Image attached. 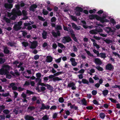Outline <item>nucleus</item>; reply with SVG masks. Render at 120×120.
Segmentation results:
<instances>
[{
  "label": "nucleus",
  "instance_id": "31",
  "mask_svg": "<svg viewBox=\"0 0 120 120\" xmlns=\"http://www.w3.org/2000/svg\"><path fill=\"white\" fill-rule=\"evenodd\" d=\"M4 19L5 21L7 23H9L11 22V21L10 20L7 18L6 17H4Z\"/></svg>",
  "mask_w": 120,
  "mask_h": 120
},
{
  "label": "nucleus",
  "instance_id": "2",
  "mask_svg": "<svg viewBox=\"0 0 120 120\" xmlns=\"http://www.w3.org/2000/svg\"><path fill=\"white\" fill-rule=\"evenodd\" d=\"M57 30L56 32H52V34L53 36L55 38H57L58 36H60V33L59 30H61L62 29V26L60 25H57L56 27L55 28Z\"/></svg>",
  "mask_w": 120,
  "mask_h": 120
},
{
  "label": "nucleus",
  "instance_id": "16",
  "mask_svg": "<svg viewBox=\"0 0 120 120\" xmlns=\"http://www.w3.org/2000/svg\"><path fill=\"white\" fill-rule=\"evenodd\" d=\"M75 10L77 12L79 11L82 12L83 11V9L81 7L77 6L75 8Z\"/></svg>",
  "mask_w": 120,
  "mask_h": 120
},
{
  "label": "nucleus",
  "instance_id": "6",
  "mask_svg": "<svg viewBox=\"0 0 120 120\" xmlns=\"http://www.w3.org/2000/svg\"><path fill=\"white\" fill-rule=\"evenodd\" d=\"M37 46V42L36 41H34L32 42L30 48L32 49H34Z\"/></svg>",
  "mask_w": 120,
  "mask_h": 120
},
{
  "label": "nucleus",
  "instance_id": "28",
  "mask_svg": "<svg viewBox=\"0 0 120 120\" xmlns=\"http://www.w3.org/2000/svg\"><path fill=\"white\" fill-rule=\"evenodd\" d=\"M26 94L29 95H30L31 94H34V92L32 91L28 90H26Z\"/></svg>",
  "mask_w": 120,
  "mask_h": 120
},
{
  "label": "nucleus",
  "instance_id": "48",
  "mask_svg": "<svg viewBox=\"0 0 120 120\" xmlns=\"http://www.w3.org/2000/svg\"><path fill=\"white\" fill-rule=\"evenodd\" d=\"M5 59H3L2 58H0V64H3L5 62Z\"/></svg>",
  "mask_w": 120,
  "mask_h": 120
},
{
  "label": "nucleus",
  "instance_id": "34",
  "mask_svg": "<svg viewBox=\"0 0 120 120\" xmlns=\"http://www.w3.org/2000/svg\"><path fill=\"white\" fill-rule=\"evenodd\" d=\"M58 45L59 47H60L61 49H63L64 48H65V46L61 43H58Z\"/></svg>",
  "mask_w": 120,
  "mask_h": 120
},
{
  "label": "nucleus",
  "instance_id": "15",
  "mask_svg": "<svg viewBox=\"0 0 120 120\" xmlns=\"http://www.w3.org/2000/svg\"><path fill=\"white\" fill-rule=\"evenodd\" d=\"M46 58L47 59L46 60V61L47 62L50 63L53 60V58L51 56H47Z\"/></svg>",
  "mask_w": 120,
  "mask_h": 120
},
{
  "label": "nucleus",
  "instance_id": "39",
  "mask_svg": "<svg viewBox=\"0 0 120 120\" xmlns=\"http://www.w3.org/2000/svg\"><path fill=\"white\" fill-rule=\"evenodd\" d=\"M63 73L62 71H59L54 74V75L55 76H57Z\"/></svg>",
  "mask_w": 120,
  "mask_h": 120
},
{
  "label": "nucleus",
  "instance_id": "51",
  "mask_svg": "<svg viewBox=\"0 0 120 120\" xmlns=\"http://www.w3.org/2000/svg\"><path fill=\"white\" fill-rule=\"evenodd\" d=\"M38 18L41 21H45V19L43 18L42 17L40 16H39V15L38 16Z\"/></svg>",
  "mask_w": 120,
  "mask_h": 120
},
{
  "label": "nucleus",
  "instance_id": "13",
  "mask_svg": "<svg viewBox=\"0 0 120 120\" xmlns=\"http://www.w3.org/2000/svg\"><path fill=\"white\" fill-rule=\"evenodd\" d=\"M13 28L14 30L16 31H18L21 29L22 28L21 27L19 26H18L17 24H15Z\"/></svg>",
  "mask_w": 120,
  "mask_h": 120
},
{
  "label": "nucleus",
  "instance_id": "29",
  "mask_svg": "<svg viewBox=\"0 0 120 120\" xmlns=\"http://www.w3.org/2000/svg\"><path fill=\"white\" fill-rule=\"evenodd\" d=\"M70 108L71 109H74L75 110H78V107L77 106H75V104H74L73 105H71Z\"/></svg>",
  "mask_w": 120,
  "mask_h": 120
},
{
  "label": "nucleus",
  "instance_id": "25",
  "mask_svg": "<svg viewBox=\"0 0 120 120\" xmlns=\"http://www.w3.org/2000/svg\"><path fill=\"white\" fill-rule=\"evenodd\" d=\"M68 28L69 30V32L71 35V37L75 35L74 34V31L71 28L68 27Z\"/></svg>",
  "mask_w": 120,
  "mask_h": 120
},
{
  "label": "nucleus",
  "instance_id": "12",
  "mask_svg": "<svg viewBox=\"0 0 120 120\" xmlns=\"http://www.w3.org/2000/svg\"><path fill=\"white\" fill-rule=\"evenodd\" d=\"M26 120H34V118L32 116H30L29 115H27L26 116L25 118Z\"/></svg>",
  "mask_w": 120,
  "mask_h": 120
},
{
  "label": "nucleus",
  "instance_id": "50",
  "mask_svg": "<svg viewBox=\"0 0 120 120\" xmlns=\"http://www.w3.org/2000/svg\"><path fill=\"white\" fill-rule=\"evenodd\" d=\"M35 109V107L34 106H29L28 108V109H30L31 111L34 110Z\"/></svg>",
  "mask_w": 120,
  "mask_h": 120
},
{
  "label": "nucleus",
  "instance_id": "57",
  "mask_svg": "<svg viewBox=\"0 0 120 120\" xmlns=\"http://www.w3.org/2000/svg\"><path fill=\"white\" fill-rule=\"evenodd\" d=\"M39 57V55L37 54L35 55L34 57V59L35 60H37L38 59Z\"/></svg>",
  "mask_w": 120,
  "mask_h": 120
},
{
  "label": "nucleus",
  "instance_id": "4",
  "mask_svg": "<svg viewBox=\"0 0 120 120\" xmlns=\"http://www.w3.org/2000/svg\"><path fill=\"white\" fill-rule=\"evenodd\" d=\"M105 68L107 70L111 71L114 69V67L111 64H108L106 65Z\"/></svg>",
  "mask_w": 120,
  "mask_h": 120
},
{
  "label": "nucleus",
  "instance_id": "19",
  "mask_svg": "<svg viewBox=\"0 0 120 120\" xmlns=\"http://www.w3.org/2000/svg\"><path fill=\"white\" fill-rule=\"evenodd\" d=\"M89 33L90 34L93 35H96L98 34L97 33L95 30V29L90 30Z\"/></svg>",
  "mask_w": 120,
  "mask_h": 120
},
{
  "label": "nucleus",
  "instance_id": "9",
  "mask_svg": "<svg viewBox=\"0 0 120 120\" xmlns=\"http://www.w3.org/2000/svg\"><path fill=\"white\" fill-rule=\"evenodd\" d=\"M13 11L14 12L15 14L18 16H20L22 15V13L20 10H16L14 8L13 9Z\"/></svg>",
  "mask_w": 120,
  "mask_h": 120
},
{
  "label": "nucleus",
  "instance_id": "46",
  "mask_svg": "<svg viewBox=\"0 0 120 120\" xmlns=\"http://www.w3.org/2000/svg\"><path fill=\"white\" fill-rule=\"evenodd\" d=\"M71 19L74 21L77 22V19L75 16L73 15H71Z\"/></svg>",
  "mask_w": 120,
  "mask_h": 120
},
{
  "label": "nucleus",
  "instance_id": "63",
  "mask_svg": "<svg viewBox=\"0 0 120 120\" xmlns=\"http://www.w3.org/2000/svg\"><path fill=\"white\" fill-rule=\"evenodd\" d=\"M64 101V99L62 97L60 98L59 99V101L61 103L63 102Z\"/></svg>",
  "mask_w": 120,
  "mask_h": 120
},
{
  "label": "nucleus",
  "instance_id": "61",
  "mask_svg": "<svg viewBox=\"0 0 120 120\" xmlns=\"http://www.w3.org/2000/svg\"><path fill=\"white\" fill-rule=\"evenodd\" d=\"M30 83L29 82L26 81L25 83L24 84V86H27L29 85H30Z\"/></svg>",
  "mask_w": 120,
  "mask_h": 120
},
{
  "label": "nucleus",
  "instance_id": "56",
  "mask_svg": "<svg viewBox=\"0 0 120 120\" xmlns=\"http://www.w3.org/2000/svg\"><path fill=\"white\" fill-rule=\"evenodd\" d=\"M56 20V18L54 17H52L51 19V21L52 22H54Z\"/></svg>",
  "mask_w": 120,
  "mask_h": 120
},
{
  "label": "nucleus",
  "instance_id": "36",
  "mask_svg": "<svg viewBox=\"0 0 120 120\" xmlns=\"http://www.w3.org/2000/svg\"><path fill=\"white\" fill-rule=\"evenodd\" d=\"M42 13L44 15H47L48 14V12L47 11L45 10L44 8L42 11Z\"/></svg>",
  "mask_w": 120,
  "mask_h": 120
},
{
  "label": "nucleus",
  "instance_id": "53",
  "mask_svg": "<svg viewBox=\"0 0 120 120\" xmlns=\"http://www.w3.org/2000/svg\"><path fill=\"white\" fill-rule=\"evenodd\" d=\"M15 85V84L14 82H12L10 84V86H8V87L9 88H11V87L12 88Z\"/></svg>",
  "mask_w": 120,
  "mask_h": 120
},
{
  "label": "nucleus",
  "instance_id": "23",
  "mask_svg": "<svg viewBox=\"0 0 120 120\" xmlns=\"http://www.w3.org/2000/svg\"><path fill=\"white\" fill-rule=\"evenodd\" d=\"M24 26L22 28L23 29H26V27L28 25H30L31 24L29 22H25L24 23Z\"/></svg>",
  "mask_w": 120,
  "mask_h": 120
},
{
  "label": "nucleus",
  "instance_id": "47",
  "mask_svg": "<svg viewBox=\"0 0 120 120\" xmlns=\"http://www.w3.org/2000/svg\"><path fill=\"white\" fill-rule=\"evenodd\" d=\"M110 21L113 24H115L116 23V22L115 21L114 19L112 18L110 19Z\"/></svg>",
  "mask_w": 120,
  "mask_h": 120
},
{
  "label": "nucleus",
  "instance_id": "3",
  "mask_svg": "<svg viewBox=\"0 0 120 120\" xmlns=\"http://www.w3.org/2000/svg\"><path fill=\"white\" fill-rule=\"evenodd\" d=\"M72 41L71 37L69 36H65L63 37L62 42L65 44L66 43Z\"/></svg>",
  "mask_w": 120,
  "mask_h": 120
},
{
  "label": "nucleus",
  "instance_id": "21",
  "mask_svg": "<svg viewBox=\"0 0 120 120\" xmlns=\"http://www.w3.org/2000/svg\"><path fill=\"white\" fill-rule=\"evenodd\" d=\"M81 102L82 103V105H83L85 106H86L87 105V102L85 98H83L82 99Z\"/></svg>",
  "mask_w": 120,
  "mask_h": 120
},
{
  "label": "nucleus",
  "instance_id": "30",
  "mask_svg": "<svg viewBox=\"0 0 120 120\" xmlns=\"http://www.w3.org/2000/svg\"><path fill=\"white\" fill-rule=\"evenodd\" d=\"M82 82L84 84H88L89 82L88 80L85 79H83L82 80Z\"/></svg>",
  "mask_w": 120,
  "mask_h": 120
},
{
  "label": "nucleus",
  "instance_id": "18",
  "mask_svg": "<svg viewBox=\"0 0 120 120\" xmlns=\"http://www.w3.org/2000/svg\"><path fill=\"white\" fill-rule=\"evenodd\" d=\"M47 33L46 31L44 30L42 34V37L44 39H46L47 38Z\"/></svg>",
  "mask_w": 120,
  "mask_h": 120
},
{
  "label": "nucleus",
  "instance_id": "11",
  "mask_svg": "<svg viewBox=\"0 0 120 120\" xmlns=\"http://www.w3.org/2000/svg\"><path fill=\"white\" fill-rule=\"evenodd\" d=\"M37 5L36 4H33L30 7V11L34 12V9L37 8Z\"/></svg>",
  "mask_w": 120,
  "mask_h": 120
},
{
  "label": "nucleus",
  "instance_id": "14",
  "mask_svg": "<svg viewBox=\"0 0 120 120\" xmlns=\"http://www.w3.org/2000/svg\"><path fill=\"white\" fill-rule=\"evenodd\" d=\"M94 62L96 64L101 65L102 64V62L99 58H96L94 60Z\"/></svg>",
  "mask_w": 120,
  "mask_h": 120
},
{
  "label": "nucleus",
  "instance_id": "22",
  "mask_svg": "<svg viewBox=\"0 0 120 120\" xmlns=\"http://www.w3.org/2000/svg\"><path fill=\"white\" fill-rule=\"evenodd\" d=\"M62 80L60 78L58 77H56L52 79V81L54 82L61 80Z\"/></svg>",
  "mask_w": 120,
  "mask_h": 120
},
{
  "label": "nucleus",
  "instance_id": "43",
  "mask_svg": "<svg viewBox=\"0 0 120 120\" xmlns=\"http://www.w3.org/2000/svg\"><path fill=\"white\" fill-rule=\"evenodd\" d=\"M93 103L95 105H100V104L99 103L98 101H97L95 99L93 101Z\"/></svg>",
  "mask_w": 120,
  "mask_h": 120
},
{
  "label": "nucleus",
  "instance_id": "64",
  "mask_svg": "<svg viewBox=\"0 0 120 120\" xmlns=\"http://www.w3.org/2000/svg\"><path fill=\"white\" fill-rule=\"evenodd\" d=\"M18 90L19 92L21 91H23L24 89V88H22L21 87H19L18 88Z\"/></svg>",
  "mask_w": 120,
  "mask_h": 120
},
{
  "label": "nucleus",
  "instance_id": "26",
  "mask_svg": "<svg viewBox=\"0 0 120 120\" xmlns=\"http://www.w3.org/2000/svg\"><path fill=\"white\" fill-rule=\"evenodd\" d=\"M100 55L99 57L102 58H105L106 57V54L104 53H100Z\"/></svg>",
  "mask_w": 120,
  "mask_h": 120
},
{
  "label": "nucleus",
  "instance_id": "44",
  "mask_svg": "<svg viewBox=\"0 0 120 120\" xmlns=\"http://www.w3.org/2000/svg\"><path fill=\"white\" fill-rule=\"evenodd\" d=\"M42 119L43 120H48L49 119V118L47 115H45L42 117Z\"/></svg>",
  "mask_w": 120,
  "mask_h": 120
},
{
  "label": "nucleus",
  "instance_id": "54",
  "mask_svg": "<svg viewBox=\"0 0 120 120\" xmlns=\"http://www.w3.org/2000/svg\"><path fill=\"white\" fill-rule=\"evenodd\" d=\"M93 38L95 39L96 40H99L101 39V37H97V36L94 35L93 37Z\"/></svg>",
  "mask_w": 120,
  "mask_h": 120
},
{
  "label": "nucleus",
  "instance_id": "32",
  "mask_svg": "<svg viewBox=\"0 0 120 120\" xmlns=\"http://www.w3.org/2000/svg\"><path fill=\"white\" fill-rule=\"evenodd\" d=\"M95 15H89V18L91 20L94 19H95Z\"/></svg>",
  "mask_w": 120,
  "mask_h": 120
},
{
  "label": "nucleus",
  "instance_id": "62",
  "mask_svg": "<svg viewBox=\"0 0 120 120\" xmlns=\"http://www.w3.org/2000/svg\"><path fill=\"white\" fill-rule=\"evenodd\" d=\"M22 13L23 16H26L27 15L26 11L25 10H23L22 11Z\"/></svg>",
  "mask_w": 120,
  "mask_h": 120
},
{
  "label": "nucleus",
  "instance_id": "40",
  "mask_svg": "<svg viewBox=\"0 0 120 120\" xmlns=\"http://www.w3.org/2000/svg\"><path fill=\"white\" fill-rule=\"evenodd\" d=\"M22 45L25 47H26L28 45V43L27 42L23 41L22 42Z\"/></svg>",
  "mask_w": 120,
  "mask_h": 120
},
{
  "label": "nucleus",
  "instance_id": "27",
  "mask_svg": "<svg viewBox=\"0 0 120 120\" xmlns=\"http://www.w3.org/2000/svg\"><path fill=\"white\" fill-rule=\"evenodd\" d=\"M95 30L97 33L103 31L102 29L100 27H99L98 28H96L95 29Z\"/></svg>",
  "mask_w": 120,
  "mask_h": 120
},
{
  "label": "nucleus",
  "instance_id": "52",
  "mask_svg": "<svg viewBox=\"0 0 120 120\" xmlns=\"http://www.w3.org/2000/svg\"><path fill=\"white\" fill-rule=\"evenodd\" d=\"M8 73L5 74H6V77L7 78L10 79L11 78V76Z\"/></svg>",
  "mask_w": 120,
  "mask_h": 120
},
{
  "label": "nucleus",
  "instance_id": "41",
  "mask_svg": "<svg viewBox=\"0 0 120 120\" xmlns=\"http://www.w3.org/2000/svg\"><path fill=\"white\" fill-rule=\"evenodd\" d=\"M96 68L99 71H102L103 70V68L101 67L100 66H98L96 67Z\"/></svg>",
  "mask_w": 120,
  "mask_h": 120
},
{
  "label": "nucleus",
  "instance_id": "55",
  "mask_svg": "<svg viewBox=\"0 0 120 120\" xmlns=\"http://www.w3.org/2000/svg\"><path fill=\"white\" fill-rule=\"evenodd\" d=\"M71 37L76 42H78V41L76 38L75 37V35L72 36Z\"/></svg>",
  "mask_w": 120,
  "mask_h": 120
},
{
  "label": "nucleus",
  "instance_id": "49",
  "mask_svg": "<svg viewBox=\"0 0 120 120\" xmlns=\"http://www.w3.org/2000/svg\"><path fill=\"white\" fill-rule=\"evenodd\" d=\"M14 43L11 42H9L7 43V45L8 46H10L11 47H13L14 45Z\"/></svg>",
  "mask_w": 120,
  "mask_h": 120
},
{
  "label": "nucleus",
  "instance_id": "10",
  "mask_svg": "<svg viewBox=\"0 0 120 120\" xmlns=\"http://www.w3.org/2000/svg\"><path fill=\"white\" fill-rule=\"evenodd\" d=\"M95 19L98 20L100 21V22L102 23H104V22L103 21L101 17L97 15H95Z\"/></svg>",
  "mask_w": 120,
  "mask_h": 120
},
{
  "label": "nucleus",
  "instance_id": "58",
  "mask_svg": "<svg viewBox=\"0 0 120 120\" xmlns=\"http://www.w3.org/2000/svg\"><path fill=\"white\" fill-rule=\"evenodd\" d=\"M109 99L112 102L114 103H116V101L115 99H114L112 98H109Z\"/></svg>",
  "mask_w": 120,
  "mask_h": 120
},
{
  "label": "nucleus",
  "instance_id": "37",
  "mask_svg": "<svg viewBox=\"0 0 120 120\" xmlns=\"http://www.w3.org/2000/svg\"><path fill=\"white\" fill-rule=\"evenodd\" d=\"M5 108V106L4 105H0V111L1 112Z\"/></svg>",
  "mask_w": 120,
  "mask_h": 120
},
{
  "label": "nucleus",
  "instance_id": "24",
  "mask_svg": "<svg viewBox=\"0 0 120 120\" xmlns=\"http://www.w3.org/2000/svg\"><path fill=\"white\" fill-rule=\"evenodd\" d=\"M109 92V91L108 90H105L103 91L102 93L103 95L104 96H105L107 95Z\"/></svg>",
  "mask_w": 120,
  "mask_h": 120
},
{
  "label": "nucleus",
  "instance_id": "60",
  "mask_svg": "<svg viewBox=\"0 0 120 120\" xmlns=\"http://www.w3.org/2000/svg\"><path fill=\"white\" fill-rule=\"evenodd\" d=\"M46 86L47 87L48 89L50 90H51L52 87L50 85L48 84H47L46 85Z\"/></svg>",
  "mask_w": 120,
  "mask_h": 120
},
{
  "label": "nucleus",
  "instance_id": "35",
  "mask_svg": "<svg viewBox=\"0 0 120 120\" xmlns=\"http://www.w3.org/2000/svg\"><path fill=\"white\" fill-rule=\"evenodd\" d=\"M3 112L5 114H8L9 113L10 111L8 109H4L3 111Z\"/></svg>",
  "mask_w": 120,
  "mask_h": 120
},
{
  "label": "nucleus",
  "instance_id": "59",
  "mask_svg": "<svg viewBox=\"0 0 120 120\" xmlns=\"http://www.w3.org/2000/svg\"><path fill=\"white\" fill-rule=\"evenodd\" d=\"M41 110H44L46 109V106L45 105V104L44 103H42L41 105Z\"/></svg>",
  "mask_w": 120,
  "mask_h": 120
},
{
  "label": "nucleus",
  "instance_id": "7",
  "mask_svg": "<svg viewBox=\"0 0 120 120\" xmlns=\"http://www.w3.org/2000/svg\"><path fill=\"white\" fill-rule=\"evenodd\" d=\"M13 4H12L5 3L4 4V7L7 9H11L13 7Z\"/></svg>",
  "mask_w": 120,
  "mask_h": 120
},
{
  "label": "nucleus",
  "instance_id": "8",
  "mask_svg": "<svg viewBox=\"0 0 120 120\" xmlns=\"http://www.w3.org/2000/svg\"><path fill=\"white\" fill-rule=\"evenodd\" d=\"M106 16L105 13H104L103 14L102 17H101L103 21L104 22H104H109V20L107 19H106Z\"/></svg>",
  "mask_w": 120,
  "mask_h": 120
},
{
  "label": "nucleus",
  "instance_id": "20",
  "mask_svg": "<svg viewBox=\"0 0 120 120\" xmlns=\"http://www.w3.org/2000/svg\"><path fill=\"white\" fill-rule=\"evenodd\" d=\"M104 41L107 44H109L110 43H112L113 41L112 40L106 38L105 40H104Z\"/></svg>",
  "mask_w": 120,
  "mask_h": 120
},
{
  "label": "nucleus",
  "instance_id": "42",
  "mask_svg": "<svg viewBox=\"0 0 120 120\" xmlns=\"http://www.w3.org/2000/svg\"><path fill=\"white\" fill-rule=\"evenodd\" d=\"M93 45L94 46L96 47L97 49H99L100 48L99 45L96 42H93Z\"/></svg>",
  "mask_w": 120,
  "mask_h": 120
},
{
  "label": "nucleus",
  "instance_id": "5",
  "mask_svg": "<svg viewBox=\"0 0 120 120\" xmlns=\"http://www.w3.org/2000/svg\"><path fill=\"white\" fill-rule=\"evenodd\" d=\"M105 31L108 34H109L110 32H114L115 31L112 29L110 27H105Z\"/></svg>",
  "mask_w": 120,
  "mask_h": 120
},
{
  "label": "nucleus",
  "instance_id": "45",
  "mask_svg": "<svg viewBox=\"0 0 120 120\" xmlns=\"http://www.w3.org/2000/svg\"><path fill=\"white\" fill-rule=\"evenodd\" d=\"M36 76L37 77V79L39 80L41 77V74L40 73H37L36 74Z\"/></svg>",
  "mask_w": 120,
  "mask_h": 120
},
{
  "label": "nucleus",
  "instance_id": "33",
  "mask_svg": "<svg viewBox=\"0 0 120 120\" xmlns=\"http://www.w3.org/2000/svg\"><path fill=\"white\" fill-rule=\"evenodd\" d=\"M75 84L73 82H70L68 84V86L70 87H72L73 86H75Z\"/></svg>",
  "mask_w": 120,
  "mask_h": 120
},
{
  "label": "nucleus",
  "instance_id": "1",
  "mask_svg": "<svg viewBox=\"0 0 120 120\" xmlns=\"http://www.w3.org/2000/svg\"><path fill=\"white\" fill-rule=\"evenodd\" d=\"M3 68H2L0 69V75H5V74L9 73V70L10 67L8 65H5L3 66Z\"/></svg>",
  "mask_w": 120,
  "mask_h": 120
},
{
  "label": "nucleus",
  "instance_id": "17",
  "mask_svg": "<svg viewBox=\"0 0 120 120\" xmlns=\"http://www.w3.org/2000/svg\"><path fill=\"white\" fill-rule=\"evenodd\" d=\"M3 52L4 53L6 54H8L10 53V51L8 50L7 47H5L4 49Z\"/></svg>",
  "mask_w": 120,
  "mask_h": 120
},
{
  "label": "nucleus",
  "instance_id": "38",
  "mask_svg": "<svg viewBox=\"0 0 120 120\" xmlns=\"http://www.w3.org/2000/svg\"><path fill=\"white\" fill-rule=\"evenodd\" d=\"M99 116L101 118L104 119L105 116V115L104 113H101L100 114Z\"/></svg>",
  "mask_w": 120,
  "mask_h": 120
}]
</instances>
